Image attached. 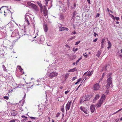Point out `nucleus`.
I'll list each match as a JSON object with an SVG mask.
<instances>
[{
	"mask_svg": "<svg viewBox=\"0 0 122 122\" xmlns=\"http://www.w3.org/2000/svg\"><path fill=\"white\" fill-rule=\"evenodd\" d=\"M112 73H110L108 74L106 81L107 84L106 85V88L108 89L110 85L112 84Z\"/></svg>",
	"mask_w": 122,
	"mask_h": 122,
	"instance_id": "f257e3e1",
	"label": "nucleus"
},
{
	"mask_svg": "<svg viewBox=\"0 0 122 122\" xmlns=\"http://www.w3.org/2000/svg\"><path fill=\"white\" fill-rule=\"evenodd\" d=\"M31 18L29 15H25V21L28 25L30 24L29 21L31 20Z\"/></svg>",
	"mask_w": 122,
	"mask_h": 122,
	"instance_id": "f03ea898",
	"label": "nucleus"
},
{
	"mask_svg": "<svg viewBox=\"0 0 122 122\" xmlns=\"http://www.w3.org/2000/svg\"><path fill=\"white\" fill-rule=\"evenodd\" d=\"M44 40V38L43 36H41L37 39V41L39 43L42 44Z\"/></svg>",
	"mask_w": 122,
	"mask_h": 122,
	"instance_id": "7ed1b4c3",
	"label": "nucleus"
},
{
	"mask_svg": "<svg viewBox=\"0 0 122 122\" xmlns=\"http://www.w3.org/2000/svg\"><path fill=\"white\" fill-rule=\"evenodd\" d=\"M72 100H71L70 102L69 101L66 104V111H67V110H69L70 107L71 105V104Z\"/></svg>",
	"mask_w": 122,
	"mask_h": 122,
	"instance_id": "20e7f679",
	"label": "nucleus"
},
{
	"mask_svg": "<svg viewBox=\"0 0 122 122\" xmlns=\"http://www.w3.org/2000/svg\"><path fill=\"white\" fill-rule=\"evenodd\" d=\"M58 75V74L57 73L53 71L50 74L49 76L50 77L52 78Z\"/></svg>",
	"mask_w": 122,
	"mask_h": 122,
	"instance_id": "39448f33",
	"label": "nucleus"
},
{
	"mask_svg": "<svg viewBox=\"0 0 122 122\" xmlns=\"http://www.w3.org/2000/svg\"><path fill=\"white\" fill-rule=\"evenodd\" d=\"M100 87L99 84L98 83H96L94 85L93 90L95 91H97L99 89Z\"/></svg>",
	"mask_w": 122,
	"mask_h": 122,
	"instance_id": "423d86ee",
	"label": "nucleus"
},
{
	"mask_svg": "<svg viewBox=\"0 0 122 122\" xmlns=\"http://www.w3.org/2000/svg\"><path fill=\"white\" fill-rule=\"evenodd\" d=\"M80 109L81 111L83 112L84 113L86 114H87V110L84 107H83L82 106H81L80 107Z\"/></svg>",
	"mask_w": 122,
	"mask_h": 122,
	"instance_id": "0eeeda50",
	"label": "nucleus"
},
{
	"mask_svg": "<svg viewBox=\"0 0 122 122\" xmlns=\"http://www.w3.org/2000/svg\"><path fill=\"white\" fill-rule=\"evenodd\" d=\"M95 106L94 105H92L90 106V110L91 111V112L92 113L94 112V111L95 110Z\"/></svg>",
	"mask_w": 122,
	"mask_h": 122,
	"instance_id": "6e6552de",
	"label": "nucleus"
},
{
	"mask_svg": "<svg viewBox=\"0 0 122 122\" xmlns=\"http://www.w3.org/2000/svg\"><path fill=\"white\" fill-rule=\"evenodd\" d=\"M11 115L13 116H16L17 114V112L15 110H12L11 111Z\"/></svg>",
	"mask_w": 122,
	"mask_h": 122,
	"instance_id": "1a4fd4ad",
	"label": "nucleus"
},
{
	"mask_svg": "<svg viewBox=\"0 0 122 122\" xmlns=\"http://www.w3.org/2000/svg\"><path fill=\"white\" fill-rule=\"evenodd\" d=\"M28 5L29 6H31V7H32L33 8V7H34L35 8H36V5L32 3H31L30 2H28L27 3Z\"/></svg>",
	"mask_w": 122,
	"mask_h": 122,
	"instance_id": "9d476101",
	"label": "nucleus"
},
{
	"mask_svg": "<svg viewBox=\"0 0 122 122\" xmlns=\"http://www.w3.org/2000/svg\"><path fill=\"white\" fill-rule=\"evenodd\" d=\"M100 97V96L98 95H96L94 98L93 100V102H95V101L98 99Z\"/></svg>",
	"mask_w": 122,
	"mask_h": 122,
	"instance_id": "9b49d317",
	"label": "nucleus"
},
{
	"mask_svg": "<svg viewBox=\"0 0 122 122\" xmlns=\"http://www.w3.org/2000/svg\"><path fill=\"white\" fill-rule=\"evenodd\" d=\"M49 1L50 3H51L52 1V0H45V3L46 5L47 6V5Z\"/></svg>",
	"mask_w": 122,
	"mask_h": 122,
	"instance_id": "f8f14e48",
	"label": "nucleus"
},
{
	"mask_svg": "<svg viewBox=\"0 0 122 122\" xmlns=\"http://www.w3.org/2000/svg\"><path fill=\"white\" fill-rule=\"evenodd\" d=\"M44 29L45 32H47L48 30V28L46 25H45L44 26Z\"/></svg>",
	"mask_w": 122,
	"mask_h": 122,
	"instance_id": "ddd939ff",
	"label": "nucleus"
},
{
	"mask_svg": "<svg viewBox=\"0 0 122 122\" xmlns=\"http://www.w3.org/2000/svg\"><path fill=\"white\" fill-rule=\"evenodd\" d=\"M18 67L20 71V72L22 73L23 74H24V71H22L23 69L21 68V66H18Z\"/></svg>",
	"mask_w": 122,
	"mask_h": 122,
	"instance_id": "4468645a",
	"label": "nucleus"
},
{
	"mask_svg": "<svg viewBox=\"0 0 122 122\" xmlns=\"http://www.w3.org/2000/svg\"><path fill=\"white\" fill-rule=\"evenodd\" d=\"M76 68H74L73 69L69 70L68 71L69 72H72L76 71L77 70L76 69Z\"/></svg>",
	"mask_w": 122,
	"mask_h": 122,
	"instance_id": "2eb2a0df",
	"label": "nucleus"
},
{
	"mask_svg": "<svg viewBox=\"0 0 122 122\" xmlns=\"http://www.w3.org/2000/svg\"><path fill=\"white\" fill-rule=\"evenodd\" d=\"M93 72L92 71L90 72L89 71L88 73L86 75V76H91Z\"/></svg>",
	"mask_w": 122,
	"mask_h": 122,
	"instance_id": "dca6fc26",
	"label": "nucleus"
},
{
	"mask_svg": "<svg viewBox=\"0 0 122 122\" xmlns=\"http://www.w3.org/2000/svg\"><path fill=\"white\" fill-rule=\"evenodd\" d=\"M105 76L104 73H103L102 76V77L99 80V82H100L101 81H102L104 77Z\"/></svg>",
	"mask_w": 122,
	"mask_h": 122,
	"instance_id": "f3484780",
	"label": "nucleus"
},
{
	"mask_svg": "<svg viewBox=\"0 0 122 122\" xmlns=\"http://www.w3.org/2000/svg\"><path fill=\"white\" fill-rule=\"evenodd\" d=\"M101 54V52L100 51H98L97 52V54H96V56L98 57H99Z\"/></svg>",
	"mask_w": 122,
	"mask_h": 122,
	"instance_id": "a211bd4d",
	"label": "nucleus"
},
{
	"mask_svg": "<svg viewBox=\"0 0 122 122\" xmlns=\"http://www.w3.org/2000/svg\"><path fill=\"white\" fill-rule=\"evenodd\" d=\"M102 96L101 99L104 100L106 98L105 95L103 94L102 95Z\"/></svg>",
	"mask_w": 122,
	"mask_h": 122,
	"instance_id": "6ab92c4d",
	"label": "nucleus"
},
{
	"mask_svg": "<svg viewBox=\"0 0 122 122\" xmlns=\"http://www.w3.org/2000/svg\"><path fill=\"white\" fill-rule=\"evenodd\" d=\"M38 5H39L40 7L41 8V12L42 11V10L43 9V6L40 3L38 4Z\"/></svg>",
	"mask_w": 122,
	"mask_h": 122,
	"instance_id": "aec40b11",
	"label": "nucleus"
},
{
	"mask_svg": "<svg viewBox=\"0 0 122 122\" xmlns=\"http://www.w3.org/2000/svg\"><path fill=\"white\" fill-rule=\"evenodd\" d=\"M109 14L111 16V18L114 20H115V19L114 16L113 15L110 14V13H109Z\"/></svg>",
	"mask_w": 122,
	"mask_h": 122,
	"instance_id": "412c9836",
	"label": "nucleus"
},
{
	"mask_svg": "<svg viewBox=\"0 0 122 122\" xmlns=\"http://www.w3.org/2000/svg\"><path fill=\"white\" fill-rule=\"evenodd\" d=\"M64 27H61L59 28V30L60 31H61L64 30Z\"/></svg>",
	"mask_w": 122,
	"mask_h": 122,
	"instance_id": "4be33fe9",
	"label": "nucleus"
},
{
	"mask_svg": "<svg viewBox=\"0 0 122 122\" xmlns=\"http://www.w3.org/2000/svg\"><path fill=\"white\" fill-rule=\"evenodd\" d=\"M76 13V11H74L72 15V18H75Z\"/></svg>",
	"mask_w": 122,
	"mask_h": 122,
	"instance_id": "5701e85b",
	"label": "nucleus"
},
{
	"mask_svg": "<svg viewBox=\"0 0 122 122\" xmlns=\"http://www.w3.org/2000/svg\"><path fill=\"white\" fill-rule=\"evenodd\" d=\"M47 11H43L44 15L45 16L47 15Z\"/></svg>",
	"mask_w": 122,
	"mask_h": 122,
	"instance_id": "b1692460",
	"label": "nucleus"
},
{
	"mask_svg": "<svg viewBox=\"0 0 122 122\" xmlns=\"http://www.w3.org/2000/svg\"><path fill=\"white\" fill-rule=\"evenodd\" d=\"M91 98V96H88L86 97V98H85V99H86V101H88L90 99V98Z\"/></svg>",
	"mask_w": 122,
	"mask_h": 122,
	"instance_id": "393cba45",
	"label": "nucleus"
},
{
	"mask_svg": "<svg viewBox=\"0 0 122 122\" xmlns=\"http://www.w3.org/2000/svg\"><path fill=\"white\" fill-rule=\"evenodd\" d=\"M2 67L3 68L4 71H7V69H6V67H5V66L4 65L2 66Z\"/></svg>",
	"mask_w": 122,
	"mask_h": 122,
	"instance_id": "a878e982",
	"label": "nucleus"
},
{
	"mask_svg": "<svg viewBox=\"0 0 122 122\" xmlns=\"http://www.w3.org/2000/svg\"><path fill=\"white\" fill-rule=\"evenodd\" d=\"M104 101V100H103V99H100V100L99 101V103H100V104H102V103H103V102Z\"/></svg>",
	"mask_w": 122,
	"mask_h": 122,
	"instance_id": "bb28decb",
	"label": "nucleus"
},
{
	"mask_svg": "<svg viewBox=\"0 0 122 122\" xmlns=\"http://www.w3.org/2000/svg\"><path fill=\"white\" fill-rule=\"evenodd\" d=\"M107 43L108 44V46H109V47L110 46L111 47L112 44L108 40V41Z\"/></svg>",
	"mask_w": 122,
	"mask_h": 122,
	"instance_id": "cd10ccee",
	"label": "nucleus"
},
{
	"mask_svg": "<svg viewBox=\"0 0 122 122\" xmlns=\"http://www.w3.org/2000/svg\"><path fill=\"white\" fill-rule=\"evenodd\" d=\"M76 36H73L71 37L70 38L68 39L69 41L73 39H74L75 38Z\"/></svg>",
	"mask_w": 122,
	"mask_h": 122,
	"instance_id": "c85d7f7f",
	"label": "nucleus"
},
{
	"mask_svg": "<svg viewBox=\"0 0 122 122\" xmlns=\"http://www.w3.org/2000/svg\"><path fill=\"white\" fill-rule=\"evenodd\" d=\"M86 101V99H85L84 98H83L81 100V102H83L84 101Z\"/></svg>",
	"mask_w": 122,
	"mask_h": 122,
	"instance_id": "c756f323",
	"label": "nucleus"
},
{
	"mask_svg": "<svg viewBox=\"0 0 122 122\" xmlns=\"http://www.w3.org/2000/svg\"><path fill=\"white\" fill-rule=\"evenodd\" d=\"M33 8L35 9V10L36 11H38V8L36 6V7L35 8L34 7H33Z\"/></svg>",
	"mask_w": 122,
	"mask_h": 122,
	"instance_id": "7c9ffc66",
	"label": "nucleus"
},
{
	"mask_svg": "<svg viewBox=\"0 0 122 122\" xmlns=\"http://www.w3.org/2000/svg\"><path fill=\"white\" fill-rule=\"evenodd\" d=\"M101 104H100V103H99V102L98 103H97V105L96 106L98 107H99L101 106Z\"/></svg>",
	"mask_w": 122,
	"mask_h": 122,
	"instance_id": "2f4dec72",
	"label": "nucleus"
},
{
	"mask_svg": "<svg viewBox=\"0 0 122 122\" xmlns=\"http://www.w3.org/2000/svg\"><path fill=\"white\" fill-rule=\"evenodd\" d=\"M122 110V108H121V109H119L118 111H117L116 112L114 113H113V114H116V113H117L118 112H119L120 111H121Z\"/></svg>",
	"mask_w": 122,
	"mask_h": 122,
	"instance_id": "473e14b6",
	"label": "nucleus"
},
{
	"mask_svg": "<svg viewBox=\"0 0 122 122\" xmlns=\"http://www.w3.org/2000/svg\"><path fill=\"white\" fill-rule=\"evenodd\" d=\"M60 115V113L59 112L57 113L56 115V117H58Z\"/></svg>",
	"mask_w": 122,
	"mask_h": 122,
	"instance_id": "72a5a7b5",
	"label": "nucleus"
},
{
	"mask_svg": "<svg viewBox=\"0 0 122 122\" xmlns=\"http://www.w3.org/2000/svg\"><path fill=\"white\" fill-rule=\"evenodd\" d=\"M47 11V10L46 8V6L44 5V6L43 11Z\"/></svg>",
	"mask_w": 122,
	"mask_h": 122,
	"instance_id": "f704fd0d",
	"label": "nucleus"
},
{
	"mask_svg": "<svg viewBox=\"0 0 122 122\" xmlns=\"http://www.w3.org/2000/svg\"><path fill=\"white\" fill-rule=\"evenodd\" d=\"M64 17L63 16V15H60V19L61 20L62 19H63Z\"/></svg>",
	"mask_w": 122,
	"mask_h": 122,
	"instance_id": "c9c22d12",
	"label": "nucleus"
},
{
	"mask_svg": "<svg viewBox=\"0 0 122 122\" xmlns=\"http://www.w3.org/2000/svg\"><path fill=\"white\" fill-rule=\"evenodd\" d=\"M105 41V39H102V40L101 42V43L103 44L104 43V42Z\"/></svg>",
	"mask_w": 122,
	"mask_h": 122,
	"instance_id": "e433bc0d",
	"label": "nucleus"
},
{
	"mask_svg": "<svg viewBox=\"0 0 122 122\" xmlns=\"http://www.w3.org/2000/svg\"><path fill=\"white\" fill-rule=\"evenodd\" d=\"M85 80H84V81H85L86 79H88L89 78V76H86V75L85 76Z\"/></svg>",
	"mask_w": 122,
	"mask_h": 122,
	"instance_id": "4c0bfd02",
	"label": "nucleus"
},
{
	"mask_svg": "<svg viewBox=\"0 0 122 122\" xmlns=\"http://www.w3.org/2000/svg\"><path fill=\"white\" fill-rule=\"evenodd\" d=\"M16 119H13L9 121V122H15Z\"/></svg>",
	"mask_w": 122,
	"mask_h": 122,
	"instance_id": "58836bf2",
	"label": "nucleus"
},
{
	"mask_svg": "<svg viewBox=\"0 0 122 122\" xmlns=\"http://www.w3.org/2000/svg\"><path fill=\"white\" fill-rule=\"evenodd\" d=\"M80 41H78L76 42V43L75 45H78L80 42Z\"/></svg>",
	"mask_w": 122,
	"mask_h": 122,
	"instance_id": "ea45409f",
	"label": "nucleus"
},
{
	"mask_svg": "<svg viewBox=\"0 0 122 122\" xmlns=\"http://www.w3.org/2000/svg\"><path fill=\"white\" fill-rule=\"evenodd\" d=\"M4 15L5 16H6V15H7V12H5V11H4Z\"/></svg>",
	"mask_w": 122,
	"mask_h": 122,
	"instance_id": "a19ab883",
	"label": "nucleus"
},
{
	"mask_svg": "<svg viewBox=\"0 0 122 122\" xmlns=\"http://www.w3.org/2000/svg\"><path fill=\"white\" fill-rule=\"evenodd\" d=\"M115 19L117 21H118L119 19V17H115Z\"/></svg>",
	"mask_w": 122,
	"mask_h": 122,
	"instance_id": "79ce46f5",
	"label": "nucleus"
},
{
	"mask_svg": "<svg viewBox=\"0 0 122 122\" xmlns=\"http://www.w3.org/2000/svg\"><path fill=\"white\" fill-rule=\"evenodd\" d=\"M77 78V77L76 76L75 77H74L73 78L72 80V81H74V80H75Z\"/></svg>",
	"mask_w": 122,
	"mask_h": 122,
	"instance_id": "37998d69",
	"label": "nucleus"
},
{
	"mask_svg": "<svg viewBox=\"0 0 122 122\" xmlns=\"http://www.w3.org/2000/svg\"><path fill=\"white\" fill-rule=\"evenodd\" d=\"M68 76V74L66 75L65 76V79H66Z\"/></svg>",
	"mask_w": 122,
	"mask_h": 122,
	"instance_id": "c03bdc74",
	"label": "nucleus"
},
{
	"mask_svg": "<svg viewBox=\"0 0 122 122\" xmlns=\"http://www.w3.org/2000/svg\"><path fill=\"white\" fill-rule=\"evenodd\" d=\"M109 64H108L107 65H106V66H105V70H107V66H109Z\"/></svg>",
	"mask_w": 122,
	"mask_h": 122,
	"instance_id": "a18cd8bd",
	"label": "nucleus"
},
{
	"mask_svg": "<svg viewBox=\"0 0 122 122\" xmlns=\"http://www.w3.org/2000/svg\"><path fill=\"white\" fill-rule=\"evenodd\" d=\"M4 98L6 100H8L9 99V97L7 96H5L4 97Z\"/></svg>",
	"mask_w": 122,
	"mask_h": 122,
	"instance_id": "49530a36",
	"label": "nucleus"
},
{
	"mask_svg": "<svg viewBox=\"0 0 122 122\" xmlns=\"http://www.w3.org/2000/svg\"><path fill=\"white\" fill-rule=\"evenodd\" d=\"M64 30H66L67 31L68 30V29L67 28H66V27H64Z\"/></svg>",
	"mask_w": 122,
	"mask_h": 122,
	"instance_id": "de8ad7c7",
	"label": "nucleus"
},
{
	"mask_svg": "<svg viewBox=\"0 0 122 122\" xmlns=\"http://www.w3.org/2000/svg\"><path fill=\"white\" fill-rule=\"evenodd\" d=\"M81 78H80L79 79H78L77 82L78 83L79 82H80L81 81Z\"/></svg>",
	"mask_w": 122,
	"mask_h": 122,
	"instance_id": "09e8293b",
	"label": "nucleus"
},
{
	"mask_svg": "<svg viewBox=\"0 0 122 122\" xmlns=\"http://www.w3.org/2000/svg\"><path fill=\"white\" fill-rule=\"evenodd\" d=\"M101 47L102 48L104 47V45L103 44L101 43Z\"/></svg>",
	"mask_w": 122,
	"mask_h": 122,
	"instance_id": "8fccbe9b",
	"label": "nucleus"
},
{
	"mask_svg": "<svg viewBox=\"0 0 122 122\" xmlns=\"http://www.w3.org/2000/svg\"><path fill=\"white\" fill-rule=\"evenodd\" d=\"M29 117L32 119H35L36 118V117Z\"/></svg>",
	"mask_w": 122,
	"mask_h": 122,
	"instance_id": "3c124183",
	"label": "nucleus"
},
{
	"mask_svg": "<svg viewBox=\"0 0 122 122\" xmlns=\"http://www.w3.org/2000/svg\"><path fill=\"white\" fill-rule=\"evenodd\" d=\"M7 7V8H8V7H7V6H2L0 8V13H2V12L1 11H1V8H3V7Z\"/></svg>",
	"mask_w": 122,
	"mask_h": 122,
	"instance_id": "603ef678",
	"label": "nucleus"
},
{
	"mask_svg": "<svg viewBox=\"0 0 122 122\" xmlns=\"http://www.w3.org/2000/svg\"><path fill=\"white\" fill-rule=\"evenodd\" d=\"M76 5L75 3H74V7L73 8H75L76 6Z\"/></svg>",
	"mask_w": 122,
	"mask_h": 122,
	"instance_id": "864d4df0",
	"label": "nucleus"
},
{
	"mask_svg": "<svg viewBox=\"0 0 122 122\" xmlns=\"http://www.w3.org/2000/svg\"><path fill=\"white\" fill-rule=\"evenodd\" d=\"M76 31H74V32H73L72 33H71V35H72L73 34H76Z\"/></svg>",
	"mask_w": 122,
	"mask_h": 122,
	"instance_id": "5fc2aeb1",
	"label": "nucleus"
},
{
	"mask_svg": "<svg viewBox=\"0 0 122 122\" xmlns=\"http://www.w3.org/2000/svg\"><path fill=\"white\" fill-rule=\"evenodd\" d=\"M65 46L66 47L69 48L70 47L67 44H66Z\"/></svg>",
	"mask_w": 122,
	"mask_h": 122,
	"instance_id": "6e6d98bb",
	"label": "nucleus"
},
{
	"mask_svg": "<svg viewBox=\"0 0 122 122\" xmlns=\"http://www.w3.org/2000/svg\"><path fill=\"white\" fill-rule=\"evenodd\" d=\"M72 57L73 59H75L76 57V56L75 55H74Z\"/></svg>",
	"mask_w": 122,
	"mask_h": 122,
	"instance_id": "4d7b16f0",
	"label": "nucleus"
},
{
	"mask_svg": "<svg viewBox=\"0 0 122 122\" xmlns=\"http://www.w3.org/2000/svg\"><path fill=\"white\" fill-rule=\"evenodd\" d=\"M97 38H96L94 40H93V41L94 42H95L97 41Z\"/></svg>",
	"mask_w": 122,
	"mask_h": 122,
	"instance_id": "13d9d810",
	"label": "nucleus"
},
{
	"mask_svg": "<svg viewBox=\"0 0 122 122\" xmlns=\"http://www.w3.org/2000/svg\"><path fill=\"white\" fill-rule=\"evenodd\" d=\"M94 36H95L96 37V35L97 36H98V34H97L96 33V32H94Z\"/></svg>",
	"mask_w": 122,
	"mask_h": 122,
	"instance_id": "bf43d9fd",
	"label": "nucleus"
},
{
	"mask_svg": "<svg viewBox=\"0 0 122 122\" xmlns=\"http://www.w3.org/2000/svg\"><path fill=\"white\" fill-rule=\"evenodd\" d=\"M83 55L86 57H87V56H88V55L87 54L85 55V54H83Z\"/></svg>",
	"mask_w": 122,
	"mask_h": 122,
	"instance_id": "052dcab7",
	"label": "nucleus"
},
{
	"mask_svg": "<svg viewBox=\"0 0 122 122\" xmlns=\"http://www.w3.org/2000/svg\"><path fill=\"white\" fill-rule=\"evenodd\" d=\"M69 91H66L65 92V93L66 94H67L69 92Z\"/></svg>",
	"mask_w": 122,
	"mask_h": 122,
	"instance_id": "680f3d73",
	"label": "nucleus"
},
{
	"mask_svg": "<svg viewBox=\"0 0 122 122\" xmlns=\"http://www.w3.org/2000/svg\"><path fill=\"white\" fill-rule=\"evenodd\" d=\"M79 60H78L76 62V64L77 65V63L79 62Z\"/></svg>",
	"mask_w": 122,
	"mask_h": 122,
	"instance_id": "e2e57ef3",
	"label": "nucleus"
},
{
	"mask_svg": "<svg viewBox=\"0 0 122 122\" xmlns=\"http://www.w3.org/2000/svg\"><path fill=\"white\" fill-rule=\"evenodd\" d=\"M63 9H64L63 12H65L66 10V8H64Z\"/></svg>",
	"mask_w": 122,
	"mask_h": 122,
	"instance_id": "0e129e2a",
	"label": "nucleus"
},
{
	"mask_svg": "<svg viewBox=\"0 0 122 122\" xmlns=\"http://www.w3.org/2000/svg\"><path fill=\"white\" fill-rule=\"evenodd\" d=\"M61 110L62 111V112H63L64 110V108H61Z\"/></svg>",
	"mask_w": 122,
	"mask_h": 122,
	"instance_id": "69168bd1",
	"label": "nucleus"
},
{
	"mask_svg": "<svg viewBox=\"0 0 122 122\" xmlns=\"http://www.w3.org/2000/svg\"><path fill=\"white\" fill-rule=\"evenodd\" d=\"M99 14L98 13H97V15H96V17H99Z\"/></svg>",
	"mask_w": 122,
	"mask_h": 122,
	"instance_id": "338daca9",
	"label": "nucleus"
},
{
	"mask_svg": "<svg viewBox=\"0 0 122 122\" xmlns=\"http://www.w3.org/2000/svg\"><path fill=\"white\" fill-rule=\"evenodd\" d=\"M78 50V49L77 48H76L74 50L73 49V51L74 52V51H76Z\"/></svg>",
	"mask_w": 122,
	"mask_h": 122,
	"instance_id": "774afa93",
	"label": "nucleus"
}]
</instances>
